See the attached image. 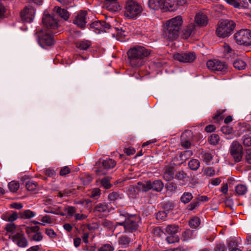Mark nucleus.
I'll return each instance as SVG.
<instances>
[{"instance_id": "nucleus-1", "label": "nucleus", "mask_w": 251, "mask_h": 251, "mask_svg": "<svg viewBox=\"0 0 251 251\" xmlns=\"http://www.w3.org/2000/svg\"><path fill=\"white\" fill-rule=\"evenodd\" d=\"M151 54V50L144 47L135 46L130 49L127 51V55L129 60V64L134 68H138L145 63L144 58L148 57Z\"/></svg>"}, {"instance_id": "nucleus-2", "label": "nucleus", "mask_w": 251, "mask_h": 251, "mask_svg": "<svg viewBox=\"0 0 251 251\" xmlns=\"http://www.w3.org/2000/svg\"><path fill=\"white\" fill-rule=\"evenodd\" d=\"M182 23L183 19L181 16H177L167 21L163 30L164 37L170 41L176 39Z\"/></svg>"}, {"instance_id": "nucleus-3", "label": "nucleus", "mask_w": 251, "mask_h": 251, "mask_svg": "<svg viewBox=\"0 0 251 251\" xmlns=\"http://www.w3.org/2000/svg\"><path fill=\"white\" fill-rule=\"evenodd\" d=\"M235 26L236 24L232 20H221L217 24L216 34L220 38L229 37L232 34Z\"/></svg>"}, {"instance_id": "nucleus-4", "label": "nucleus", "mask_w": 251, "mask_h": 251, "mask_svg": "<svg viewBox=\"0 0 251 251\" xmlns=\"http://www.w3.org/2000/svg\"><path fill=\"white\" fill-rule=\"evenodd\" d=\"M38 42L43 48H47L54 45L55 40L52 32L49 30H41L36 32Z\"/></svg>"}, {"instance_id": "nucleus-5", "label": "nucleus", "mask_w": 251, "mask_h": 251, "mask_svg": "<svg viewBox=\"0 0 251 251\" xmlns=\"http://www.w3.org/2000/svg\"><path fill=\"white\" fill-rule=\"evenodd\" d=\"M142 11L141 5L137 1L131 0L126 2L124 12L125 17L129 19L135 18Z\"/></svg>"}, {"instance_id": "nucleus-6", "label": "nucleus", "mask_w": 251, "mask_h": 251, "mask_svg": "<svg viewBox=\"0 0 251 251\" xmlns=\"http://www.w3.org/2000/svg\"><path fill=\"white\" fill-rule=\"evenodd\" d=\"M236 42L240 45L249 46L251 45V30L249 29H241L234 34Z\"/></svg>"}, {"instance_id": "nucleus-7", "label": "nucleus", "mask_w": 251, "mask_h": 251, "mask_svg": "<svg viewBox=\"0 0 251 251\" xmlns=\"http://www.w3.org/2000/svg\"><path fill=\"white\" fill-rule=\"evenodd\" d=\"M242 146L237 141H234L230 145L229 153L233 160L236 162H240L243 156Z\"/></svg>"}, {"instance_id": "nucleus-8", "label": "nucleus", "mask_w": 251, "mask_h": 251, "mask_svg": "<svg viewBox=\"0 0 251 251\" xmlns=\"http://www.w3.org/2000/svg\"><path fill=\"white\" fill-rule=\"evenodd\" d=\"M114 209L110 203L100 202L97 204L93 208V212L95 216L102 218L107 216Z\"/></svg>"}, {"instance_id": "nucleus-9", "label": "nucleus", "mask_w": 251, "mask_h": 251, "mask_svg": "<svg viewBox=\"0 0 251 251\" xmlns=\"http://www.w3.org/2000/svg\"><path fill=\"white\" fill-rule=\"evenodd\" d=\"M100 163L102 167H99L95 170L96 174L98 176L105 175L107 174V171L113 169L116 165V161L111 158H106L102 160Z\"/></svg>"}, {"instance_id": "nucleus-10", "label": "nucleus", "mask_w": 251, "mask_h": 251, "mask_svg": "<svg viewBox=\"0 0 251 251\" xmlns=\"http://www.w3.org/2000/svg\"><path fill=\"white\" fill-rule=\"evenodd\" d=\"M90 27L94 29V31L96 33L100 34L103 32H109L111 25L104 21H97L91 24Z\"/></svg>"}, {"instance_id": "nucleus-11", "label": "nucleus", "mask_w": 251, "mask_h": 251, "mask_svg": "<svg viewBox=\"0 0 251 251\" xmlns=\"http://www.w3.org/2000/svg\"><path fill=\"white\" fill-rule=\"evenodd\" d=\"M9 238L20 248H26L28 245V240L23 231L17 232Z\"/></svg>"}, {"instance_id": "nucleus-12", "label": "nucleus", "mask_w": 251, "mask_h": 251, "mask_svg": "<svg viewBox=\"0 0 251 251\" xmlns=\"http://www.w3.org/2000/svg\"><path fill=\"white\" fill-rule=\"evenodd\" d=\"M169 1L170 0H149L148 4L151 9L154 10L159 9H168L169 10H172L173 9L169 8L172 7Z\"/></svg>"}, {"instance_id": "nucleus-13", "label": "nucleus", "mask_w": 251, "mask_h": 251, "mask_svg": "<svg viewBox=\"0 0 251 251\" xmlns=\"http://www.w3.org/2000/svg\"><path fill=\"white\" fill-rule=\"evenodd\" d=\"M206 65L209 70L214 72H225L227 68V66L225 62L217 59L208 60Z\"/></svg>"}, {"instance_id": "nucleus-14", "label": "nucleus", "mask_w": 251, "mask_h": 251, "mask_svg": "<svg viewBox=\"0 0 251 251\" xmlns=\"http://www.w3.org/2000/svg\"><path fill=\"white\" fill-rule=\"evenodd\" d=\"M196 56L193 52H181L174 55V58L180 62L190 63L193 62Z\"/></svg>"}, {"instance_id": "nucleus-15", "label": "nucleus", "mask_w": 251, "mask_h": 251, "mask_svg": "<svg viewBox=\"0 0 251 251\" xmlns=\"http://www.w3.org/2000/svg\"><path fill=\"white\" fill-rule=\"evenodd\" d=\"M43 24L48 30L50 29H55L57 27L58 23L55 18L46 12H44L43 18H42Z\"/></svg>"}, {"instance_id": "nucleus-16", "label": "nucleus", "mask_w": 251, "mask_h": 251, "mask_svg": "<svg viewBox=\"0 0 251 251\" xmlns=\"http://www.w3.org/2000/svg\"><path fill=\"white\" fill-rule=\"evenodd\" d=\"M35 13V10L33 7H26L20 13L21 19L25 23H31L34 18Z\"/></svg>"}, {"instance_id": "nucleus-17", "label": "nucleus", "mask_w": 251, "mask_h": 251, "mask_svg": "<svg viewBox=\"0 0 251 251\" xmlns=\"http://www.w3.org/2000/svg\"><path fill=\"white\" fill-rule=\"evenodd\" d=\"M87 12L80 10L75 16L73 23L80 28H83L87 23Z\"/></svg>"}, {"instance_id": "nucleus-18", "label": "nucleus", "mask_w": 251, "mask_h": 251, "mask_svg": "<svg viewBox=\"0 0 251 251\" xmlns=\"http://www.w3.org/2000/svg\"><path fill=\"white\" fill-rule=\"evenodd\" d=\"M138 225L137 218L135 216H130L126 218V230L129 232H132L137 229Z\"/></svg>"}, {"instance_id": "nucleus-19", "label": "nucleus", "mask_w": 251, "mask_h": 251, "mask_svg": "<svg viewBox=\"0 0 251 251\" xmlns=\"http://www.w3.org/2000/svg\"><path fill=\"white\" fill-rule=\"evenodd\" d=\"M175 167L171 165H166L163 168V177L166 181H170L175 178Z\"/></svg>"}, {"instance_id": "nucleus-20", "label": "nucleus", "mask_w": 251, "mask_h": 251, "mask_svg": "<svg viewBox=\"0 0 251 251\" xmlns=\"http://www.w3.org/2000/svg\"><path fill=\"white\" fill-rule=\"evenodd\" d=\"M195 21L200 26H205L208 22L207 15L203 12L197 13L195 17Z\"/></svg>"}, {"instance_id": "nucleus-21", "label": "nucleus", "mask_w": 251, "mask_h": 251, "mask_svg": "<svg viewBox=\"0 0 251 251\" xmlns=\"http://www.w3.org/2000/svg\"><path fill=\"white\" fill-rule=\"evenodd\" d=\"M1 217L5 221L13 223L18 218V214L17 212L12 211L2 214Z\"/></svg>"}, {"instance_id": "nucleus-22", "label": "nucleus", "mask_w": 251, "mask_h": 251, "mask_svg": "<svg viewBox=\"0 0 251 251\" xmlns=\"http://www.w3.org/2000/svg\"><path fill=\"white\" fill-rule=\"evenodd\" d=\"M75 47L80 50H86L91 46V42L88 40H79L75 43Z\"/></svg>"}, {"instance_id": "nucleus-23", "label": "nucleus", "mask_w": 251, "mask_h": 251, "mask_svg": "<svg viewBox=\"0 0 251 251\" xmlns=\"http://www.w3.org/2000/svg\"><path fill=\"white\" fill-rule=\"evenodd\" d=\"M196 235L195 234V231L190 230V229H186L182 232L181 234V240L182 241H188L190 240L195 239Z\"/></svg>"}, {"instance_id": "nucleus-24", "label": "nucleus", "mask_w": 251, "mask_h": 251, "mask_svg": "<svg viewBox=\"0 0 251 251\" xmlns=\"http://www.w3.org/2000/svg\"><path fill=\"white\" fill-rule=\"evenodd\" d=\"M193 153L192 151L186 150L181 152L179 155L176 156V158H177L178 160H179L181 161L180 164H181L188 159L193 155Z\"/></svg>"}, {"instance_id": "nucleus-25", "label": "nucleus", "mask_w": 251, "mask_h": 251, "mask_svg": "<svg viewBox=\"0 0 251 251\" xmlns=\"http://www.w3.org/2000/svg\"><path fill=\"white\" fill-rule=\"evenodd\" d=\"M195 29V25L194 24H190L186 26L183 30V37L187 39L193 33Z\"/></svg>"}, {"instance_id": "nucleus-26", "label": "nucleus", "mask_w": 251, "mask_h": 251, "mask_svg": "<svg viewBox=\"0 0 251 251\" xmlns=\"http://www.w3.org/2000/svg\"><path fill=\"white\" fill-rule=\"evenodd\" d=\"M227 245L229 251H242L238 248V243L236 239H231L228 240Z\"/></svg>"}, {"instance_id": "nucleus-27", "label": "nucleus", "mask_w": 251, "mask_h": 251, "mask_svg": "<svg viewBox=\"0 0 251 251\" xmlns=\"http://www.w3.org/2000/svg\"><path fill=\"white\" fill-rule=\"evenodd\" d=\"M178 229L179 226L175 224L168 225L164 228L165 233L169 235L176 234L178 231Z\"/></svg>"}, {"instance_id": "nucleus-28", "label": "nucleus", "mask_w": 251, "mask_h": 251, "mask_svg": "<svg viewBox=\"0 0 251 251\" xmlns=\"http://www.w3.org/2000/svg\"><path fill=\"white\" fill-rule=\"evenodd\" d=\"M112 32V35L113 37H117V38H122L123 36H125V31L123 30L122 28L120 29L118 27H113L111 25V27L110 29V32Z\"/></svg>"}, {"instance_id": "nucleus-29", "label": "nucleus", "mask_w": 251, "mask_h": 251, "mask_svg": "<svg viewBox=\"0 0 251 251\" xmlns=\"http://www.w3.org/2000/svg\"><path fill=\"white\" fill-rule=\"evenodd\" d=\"M151 189L157 192L161 191L164 187L163 182L160 180L151 181Z\"/></svg>"}, {"instance_id": "nucleus-30", "label": "nucleus", "mask_w": 251, "mask_h": 251, "mask_svg": "<svg viewBox=\"0 0 251 251\" xmlns=\"http://www.w3.org/2000/svg\"><path fill=\"white\" fill-rule=\"evenodd\" d=\"M235 191L236 195L243 196L247 192L248 188L245 185L240 184L236 186Z\"/></svg>"}, {"instance_id": "nucleus-31", "label": "nucleus", "mask_w": 251, "mask_h": 251, "mask_svg": "<svg viewBox=\"0 0 251 251\" xmlns=\"http://www.w3.org/2000/svg\"><path fill=\"white\" fill-rule=\"evenodd\" d=\"M193 198V196L191 193L185 192L181 196L180 201L182 203L187 204L190 202Z\"/></svg>"}, {"instance_id": "nucleus-32", "label": "nucleus", "mask_w": 251, "mask_h": 251, "mask_svg": "<svg viewBox=\"0 0 251 251\" xmlns=\"http://www.w3.org/2000/svg\"><path fill=\"white\" fill-rule=\"evenodd\" d=\"M233 65L234 67L238 70H244L246 66V62L240 59L235 60L233 62Z\"/></svg>"}, {"instance_id": "nucleus-33", "label": "nucleus", "mask_w": 251, "mask_h": 251, "mask_svg": "<svg viewBox=\"0 0 251 251\" xmlns=\"http://www.w3.org/2000/svg\"><path fill=\"white\" fill-rule=\"evenodd\" d=\"M19 215L21 219H28L34 217L35 213L31 210L27 209L22 212H20Z\"/></svg>"}, {"instance_id": "nucleus-34", "label": "nucleus", "mask_w": 251, "mask_h": 251, "mask_svg": "<svg viewBox=\"0 0 251 251\" xmlns=\"http://www.w3.org/2000/svg\"><path fill=\"white\" fill-rule=\"evenodd\" d=\"M201 158L203 161L207 164H209L213 159V155L209 151H202L201 152Z\"/></svg>"}, {"instance_id": "nucleus-35", "label": "nucleus", "mask_w": 251, "mask_h": 251, "mask_svg": "<svg viewBox=\"0 0 251 251\" xmlns=\"http://www.w3.org/2000/svg\"><path fill=\"white\" fill-rule=\"evenodd\" d=\"M138 185L140 189L143 191H148L151 189V181L139 182Z\"/></svg>"}, {"instance_id": "nucleus-36", "label": "nucleus", "mask_w": 251, "mask_h": 251, "mask_svg": "<svg viewBox=\"0 0 251 251\" xmlns=\"http://www.w3.org/2000/svg\"><path fill=\"white\" fill-rule=\"evenodd\" d=\"M201 224L200 219L198 217H192L189 222V225L192 228H197Z\"/></svg>"}, {"instance_id": "nucleus-37", "label": "nucleus", "mask_w": 251, "mask_h": 251, "mask_svg": "<svg viewBox=\"0 0 251 251\" xmlns=\"http://www.w3.org/2000/svg\"><path fill=\"white\" fill-rule=\"evenodd\" d=\"M188 166L191 170L196 171L200 166V162L196 159H191L188 162Z\"/></svg>"}, {"instance_id": "nucleus-38", "label": "nucleus", "mask_w": 251, "mask_h": 251, "mask_svg": "<svg viewBox=\"0 0 251 251\" xmlns=\"http://www.w3.org/2000/svg\"><path fill=\"white\" fill-rule=\"evenodd\" d=\"M56 13L65 20H67L69 17V13L68 11L65 9L60 7H56Z\"/></svg>"}, {"instance_id": "nucleus-39", "label": "nucleus", "mask_w": 251, "mask_h": 251, "mask_svg": "<svg viewBox=\"0 0 251 251\" xmlns=\"http://www.w3.org/2000/svg\"><path fill=\"white\" fill-rule=\"evenodd\" d=\"M43 173L48 177L54 178L57 176L56 171L51 168H46L43 170Z\"/></svg>"}, {"instance_id": "nucleus-40", "label": "nucleus", "mask_w": 251, "mask_h": 251, "mask_svg": "<svg viewBox=\"0 0 251 251\" xmlns=\"http://www.w3.org/2000/svg\"><path fill=\"white\" fill-rule=\"evenodd\" d=\"M166 238V241L169 244H174L179 241V237L178 235L175 234H169Z\"/></svg>"}, {"instance_id": "nucleus-41", "label": "nucleus", "mask_w": 251, "mask_h": 251, "mask_svg": "<svg viewBox=\"0 0 251 251\" xmlns=\"http://www.w3.org/2000/svg\"><path fill=\"white\" fill-rule=\"evenodd\" d=\"M119 244L122 246H127L130 242V238L126 235H121L118 239Z\"/></svg>"}, {"instance_id": "nucleus-42", "label": "nucleus", "mask_w": 251, "mask_h": 251, "mask_svg": "<svg viewBox=\"0 0 251 251\" xmlns=\"http://www.w3.org/2000/svg\"><path fill=\"white\" fill-rule=\"evenodd\" d=\"M20 185L19 182L16 181H12L8 184V188L10 191L13 193L16 192L19 188Z\"/></svg>"}, {"instance_id": "nucleus-43", "label": "nucleus", "mask_w": 251, "mask_h": 251, "mask_svg": "<svg viewBox=\"0 0 251 251\" xmlns=\"http://www.w3.org/2000/svg\"><path fill=\"white\" fill-rule=\"evenodd\" d=\"M174 208V205L172 202L168 201L164 203L163 205V211L168 214L171 212Z\"/></svg>"}, {"instance_id": "nucleus-44", "label": "nucleus", "mask_w": 251, "mask_h": 251, "mask_svg": "<svg viewBox=\"0 0 251 251\" xmlns=\"http://www.w3.org/2000/svg\"><path fill=\"white\" fill-rule=\"evenodd\" d=\"M25 187L28 191H33L37 189V184L33 181L29 180L26 182Z\"/></svg>"}, {"instance_id": "nucleus-45", "label": "nucleus", "mask_w": 251, "mask_h": 251, "mask_svg": "<svg viewBox=\"0 0 251 251\" xmlns=\"http://www.w3.org/2000/svg\"><path fill=\"white\" fill-rule=\"evenodd\" d=\"M220 141V137L217 134H212L209 137L208 141L211 145H216Z\"/></svg>"}, {"instance_id": "nucleus-46", "label": "nucleus", "mask_w": 251, "mask_h": 251, "mask_svg": "<svg viewBox=\"0 0 251 251\" xmlns=\"http://www.w3.org/2000/svg\"><path fill=\"white\" fill-rule=\"evenodd\" d=\"M101 194L100 190L99 188H95L92 189L89 193V196L91 198L95 199H98Z\"/></svg>"}, {"instance_id": "nucleus-47", "label": "nucleus", "mask_w": 251, "mask_h": 251, "mask_svg": "<svg viewBox=\"0 0 251 251\" xmlns=\"http://www.w3.org/2000/svg\"><path fill=\"white\" fill-rule=\"evenodd\" d=\"M226 2L235 8H240L241 7V0H226Z\"/></svg>"}, {"instance_id": "nucleus-48", "label": "nucleus", "mask_w": 251, "mask_h": 251, "mask_svg": "<svg viewBox=\"0 0 251 251\" xmlns=\"http://www.w3.org/2000/svg\"><path fill=\"white\" fill-rule=\"evenodd\" d=\"M100 225L108 229H111L113 228L112 222L107 219H102L100 222Z\"/></svg>"}, {"instance_id": "nucleus-49", "label": "nucleus", "mask_w": 251, "mask_h": 251, "mask_svg": "<svg viewBox=\"0 0 251 251\" xmlns=\"http://www.w3.org/2000/svg\"><path fill=\"white\" fill-rule=\"evenodd\" d=\"M200 205V202L199 201H197L196 199L187 206V209L189 211H192Z\"/></svg>"}, {"instance_id": "nucleus-50", "label": "nucleus", "mask_w": 251, "mask_h": 251, "mask_svg": "<svg viewBox=\"0 0 251 251\" xmlns=\"http://www.w3.org/2000/svg\"><path fill=\"white\" fill-rule=\"evenodd\" d=\"M16 227L17 226L15 224L13 223H10L6 225L4 229L8 232L13 233Z\"/></svg>"}, {"instance_id": "nucleus-51", "label": "nucleus", "mask_w": 251, "mask_h": 251, "mask_svg": "<svg viewBox=\"0 0 251 251\" xmlns=\"http://www.w3.org/2000/svg\"><path fill=\"white\" fill-rule=\"evenodd\" d=\"M187 176V174L183 170L176 172L175 175V177L178 180H183Z\"/></svg>"}, {"instance_id": "nucleus-52", "label": "nucleus", "mask_w": 251, "mask_h": 251, "mask_svg": "<svg viewBox=\"0 0 251 251\" xmlns=\"http://www.w3.org/2000/svg\"><path fill=\"white\" fill-rule=\"evenodd\" d=\"M167 215V213H166L163 210L160 211L156 214V218L157 220H165Z\"/></svg>"}, {"instance_id": "nucleus-53", "label": "nucleus", "mask_w": 251, "mask_h": 251, "mask_svg": "<svg viewBox=\"0 0 251 251\" xmlns=\"http://www.w3.org/2000/svg\"><path fill=\"white\" fill-rule=\"evenodd\" d=\"M100 184L102 186L106 189L110 188L111 186L109 179L106 177H104L101 180Z\"/></svg>"}, {"instance_id": "nucleus-54", "label": "nucleus", "mask_w": 251, "mask_h": 251, "mask_svg": "<svg viewBox=\"0 0 251 251\" xmlns=\"http://www.w3.org/2000/svg\"><path fill=\"white\" fill-rule=\"evenodd\" d=\"M244 145L250 147L251 146V137L249 135H245L242 137Z\"/></svg>"}, {"instance_id": "nucleus-55", "label": "nucleus", "mask_w": 251, "mask_h": 251, "mask_svg": "<svg viewBox=\"0 0 251 251\" xmlns=\"http://www.w3.org/2000/svg\"><path fill=\"white\" fill-rule=\"evenodd\" d=\"M114 247L110 244H106L100 247L98 251H113Z\"/></svg>"}, {"instance_id": "nucleus-56", "label": "nucleus", "mask_w": 251, "mask_h": 251, "mask_svg": "<svg viewBox=\"0 0 251 251\" xmlns=\"http://www.w3.org/2000/svg\"><path fill=\"white\" fill-rule=\"evenodd\" d=\"M71 172V169L68 166H64L60 169L59 175L61 176H65L70 174Z\"/></svg>"}, {"instance_id": "nucleus-57", "label": "nucleus", "mask_w": 251, "mask_h": 251, "mask_svg": "<svg viewBox=\"0 0 251 251\" xmlns=\"http://www.w3.org/2000/svg\"><path fill=\"white\" fill-rule=\"evenodd\" d=\"M120 198L119 195L115 192H113L110 193L108 196V199L109 201H114L117 199Z\"/></svg>"}, {"instance_id": "nucleus-58", "label": "nucleus", "mask_w": 251, "mask_h": 251, "mask_svg": "<svg viewBox=\"0 0 251 251\" xmlns=\"http://www.w3.org/2000/svg\"><path fill=\"white\" fill-rule=\"evenodd\" d=\"M45 233L51 238H54L56 236V233L53 229L51 228H46Z\"/></svg>"}, {"instance_id": "nucleus-59", "label": "nucleus", "mask_w": 251, "mask_h": 251, "mask_svg": "<svg viewBox=\"0 0 251 251\" xmlns=\"http://www.w3.org/2000/svg\"><path fill=\"white\" fill-rule=\"evenodd\" d=\"M226 248L225 244L223 243H217L215 247V251H226Z\"/></svg>"}, {"instance_id": "nucleus-60", "label": "nucleus", "mask_w": 251, "mask_h": 251, "mask_svg": "<svg viewBox=\"0 0 251 251\" xmlns=\"http://www.w3.org/2000/svg\"><path fill=\"white\" fill-rule=\"evenodd\" d=\"M245 158L246 161L251 165V149H249L246 150Z\"/></svg>"}, {"instance_id": "nucleus-61", "label": "nucleus", "mask_w": 251, "mask_h": 251, "mask_svg": "<svg viewBox=\"0 0 251 251\" xmlns=\"http://www.w3.org/2000/svg\"><path fill=\"white\" fill-rule=\"evenodd\" d=\"M43 239V236L41 232H37L35 234L32 238H30V240H33L35 241H40Z\"/></svg>"}, {"instance_id": "nucleus-62", "label": "nucleus", "mask_w": 251, "mask_h": 251, "mask_svg": "<svg viewBox=\"0 0 251 251\" xmlns=\"http://www.w3.org/2000/svg\"><path fill=\"white\" fill-rule=\"evenodd\" d=\"M104 4L106 8L109 10H112V8L110 7V4L115 3L117 0H104Z\"/></svg>"}, {"instance_id": "nucleus-63", "label": "nucleus", "mask_w": 251, "mask_h": 251, "mask_svg": "<svg viewBox=\"0 0 251 251\" xmlns=\"http://www.w3.org/2000/svg\"><path fill=\"white\" fill-rule=\"evenodd\" d=\"M41 221L43 223L51 224L52 223V219L50 216L45 215L42 218Z\"/></svg>"}, {"instance_id": "nucleus-64", "label": "nucleus", "mask_w": 251, "mask_h": 251, "mask_svg": "<svg viewBox=\"0 0 251 251\" xmlns=\"http://www.w3.org/2000/svg\"><path fill=\"white\" fill-rule=\"evenodd\" d=\"M206 174L210 176H212L215 175V171L213 168L208 167L205 170Z\"/></svg>"}]
</instances>
